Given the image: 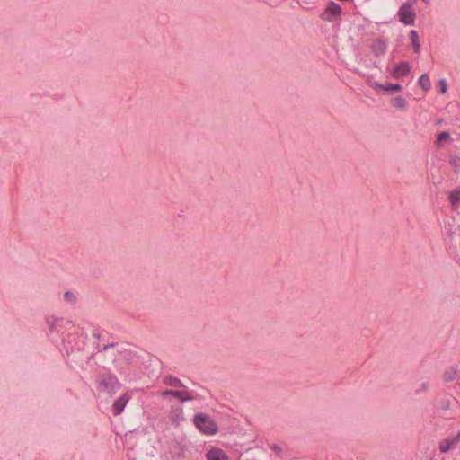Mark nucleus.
Listing matches in <instances>:
<instances>
[{
	"label": "nucleus",
	"instance_id": "7",
	"mask_svg": "<svg viewBox=\"0 0 460 460\" xmlns=\"http://www.w3.org/2000/svg\"><path fill=\"white\" fill-rule=\"evenodd\" d=\"M390 103L393 108L402 111H406L409 107L408 100L402 95L392 98Z\"/></svg>",
	"mask_w": 460,
	"mask_h": 460
},
{
	"label": "nucleus",
	"instance_id": "11",
	"mask_svg": "<svg viewBox=\"0 0 460 460\" xmlns=\"http://www.w3.org/2000/svg\"><path fill=\"white\" fill-rule=\"evenodd\" d=\"M418 84L424 92H429L431 88V82L427 74H423L420 76Z\"/></svg>",
	"mask_w": 460,
	"mask_h": 460
},
{
	"label": "nucleus",
	"instance_id": "4",
	"mask_svg": "<svg viewBox=\"0 0 460 460\" xmlns=\"http://www.w3.org/2000/svg\"><path fill=\"white\" fill-rule=\"evenodd\" d=\"M341 14V7L334 2H331L322 13L321 18L327 22H334L340 18Z\"/></svg>",
	"mask_w": 460,
	"mask_h": 460
},
{
	"label": "nucleus",
	"instance_id": "12",
	"mask_svg": "<svg viewBox=\"0 0 460 460\" xmlns=\"http://www.w3.org/2000/svg\"><path fill=\"white\" fill-rule=\"evenodd\" d=\"M458 376V370L456 367H448L444 373V378L447 381H451Z\"/></svg>",
	"mask_w": 460,
	"mask_h": 460
},
{
	"label": "nucleus",
	"instance_id": "15",
	"mask_svg": "<svg viewBox=\"0 0 460 460\" xmlns=\"http://www.w3.org/2000/svg\"><path fill=\"white\" fill-rule=\"evenodd\" d=\"M451 203L456 206L460 203V190H454L449 195Z\"/></svg>",
	"mask_w": 460,
	"mask_h": 460
},
{
	"label": "nucleus",
	"instance_id": "22",
	"mask_svg": "<svg viewBox=\"0 0 460 460\" xmlns=\"http://www.w3.org/2000/svg\"><path fill=\"white\" fill-rule=\"evenodd\" d=\"M174 392H175V391L166 390V391H164V392L162 393V395H163V396H166V395H173V393H174Z\"/></svg>",
	"mask_w": 460,
	"mask_h": 460
},
{
	"label": "nucleus",
	"instance_id": "21",
	"mask_svg": "<svg viewBox=\"0 0 460 460\" xmlns=\"http://www.w3.org/2000/svg\"><path fill=\"white\" fill-rule=\"evenodd\" d=\"M65 298H66V300H67V301H69V302H72V301H74V300H75V296H74V294H73V293L66 292V293L65 294Z\"/></svg>",
	"mask_w": 460,
	"mask_h": 460
},
{
	"label": "nucleus",
	"instance_id": "8",
	"mask_svg": "<svg viewBox=\"0 0 460 460\" xmlns=\"http://www.w3.org/2000/svg\"><path fill=\"white\" fill-rule=\"evenodd\" d=\"M128 400L129 396L128 394H123L118 400L115 401V402L113 403V411L115 415H119L123 411Z\"/></svg>",
	"mask_w": 460,
	"mask_h": 460
},
{
	"label": "nucleus",
	"instance_id": "19",
	"mask_svg": "<svg viewBox=\"0 0 460 460\" xmlns=\"http://www.w3.org/2000/svg\"><path fill=\"white\" fill-rule=\"evenodd\" d=\"M165 383L169 385H172V386H178L181 385V381L177 378H172V377H167L165 379Z\"/></svg>",
	"mask_w": 460,
	"mask_h": 460
},
{
	"label": "nucleus",
	"instance_id": "3",
	"mask_svg": "<svg viewBox=\"0 0 460 460\" xmlns=\"http://www.w3.org/2000/svg\"><path fill=\"white\" fill-rule=\"evenodd\" d=\"M100 388L109 394H113L118 391L119 383L118 379L112 375H103L100 377Z\"/></svg>",
	"mask_w": 460,
	"mask_h": 460
},
{
	"label": "nucleus",
	"instance_id": "23",
	"mask_svg": "<svg viewBox=\"0 0 460 460\" xmlns=\"http://www.w3.org/2000/svg\"><path fill=\"white\" fill-rule=\"evenodd\" d=\"M417 0H412L413 3H415ZM423 3L429 4L430 3V0H421Z\"/></svg>",
	"mask_w": 460,
	"mask_h": 460
},
{
	"label": "nucleus",
	"instance_id": "2",
	"mask_svg": "<svg viewBox=\"0 0 460 460\" xmlns=\"http://www.w3.org/2000/svg\"><path fill=\"white\" fill-rule=\"evenodd\" d=\"M399 21L406 25H412L415 22L416 13L409 3H404L398 10Z\"/></svg>",
	"mask_w": 460,
	"mask_h": 460
},
{
	"label": "nucleus",
	"instance_id": "16",
	"mask_svg": "<svg viewBox=\"0 0 460 460\" xmlns=\"http://www.w3.org/2000/svg\"><path fill=\"white\" fill-rule=\"evenodd\" d=\"M450 139V135L448 132H441L437 137V144L443 145Z\"/></svg>",
	"mask_w": 460,
	"mask_h": 460
},
{
	"label": "nucleus",
	"instance_id": "17",
	"mask_svg": "<svg viewBox=\"0 0 460 460\" xmlns=\"http://www.w3.org/2000/svg\"><path fill=\"white\" fill-rule=\"evenodd\" d=\"M368 85L376 91H385V84H379L376 81H369Z\"/></svg>",
	"mask_w": 460,
	"mask_h": 460
},
{
	"label": "nucleus",
	"instance_id": "1",
	"mask_svg": "<svg viewBox=\"0 0 460 460\" xmlns=\"http://www.w3.org/2000/svg\"><path fill=\"white\" fill-rule=\"evenodd\" d=\"M194 424L200 432L212 436L217 432V425L209 416L199 413L194 417Z\"/></svg>",
	"mask_w": 460,
	"mask_h": 460
},
{
	"label": "nucleus",
	"instance_id": "9",
	"mask_svg": "<svg viewBox=\"0 0 460 460\" xmlns=\"http://www.w3.org/2000/svg\"><path fill=\"white\" fill-rule=\"evenodd\" d=\"M409 40L413 48L414 53L419 54L420 52V42L418 31L415 30H411L409 32Z\"/></svg>",
	"mask_w": 460,
	"mask_h": 460
},
{
	"label": "nucleus",
	"instance_id": "13",
	"mask_svg": "<svg viewBox=\"0 0 460 460\" xmlns=\"http://www.w3.org/2000/svg\"><path fill=\"white\" fill-rule=\"evenodd\" d=\"M173 396L179 398L181 401H190L193 399V396L187 391H175Z\"/></svg>",
	"mask_w": 460,
	"mask_h": 460
},
{
	"label": "nucleus",
	"instance_id": "20",
	"mask_svg": "<svg viewBox=\"0 0 460 460\" xmlns=\"http://www.w3.org/2000/svg\"><path fill=\"white\" fill-rule=\"evenodd\" d=\"M181 415H182L181 410L178 411L173 417V421L179 423L181 420Z\"/></svg>",
	"mask_w": 460,
	"mask_h": 460
},
{
	"label": "nucleus",
	"instance_id": "6",
	"mask_svg": "<svg viewBox=\"0 0 460 460\" xmlns=\"http://www.w3.org/2000/svg\"><path fill=\"white\" fill-rule=\"evenodd\" d=\"M207 460H230L228 455L221 448L213 447L206 454Z\"/></svg>",
	"mask_w": 460,
	"mask_h": 460
},
{
	"label": "nucleus",
	"instance_id": "14",
	"mask_svg": "<svg viewBox=\"0 0 460 460\" xmlns=\"http://www.w3.org/2000/svg\"><path fill=\"white\" fill-rule=\"evenodd\" d=\"M402 90V86L398 84H387L385 85V92H401Z\"/></svg>",
	"mask_w": 460,
	"mask_h": 460
},
{
	"label": "nucleus",
	"instance_id": "5",
	"mask_svg": "<svg viewBox=\"0 0 460 460\" xmlns=\"http://www.w3.org/2000/svg\"><path fill=\"white\" fill-rule=\"evenodd\" d=\"M411 66L406 61H402L396 64L391 72L393 78L396 80H402L403 77L408 75L411 72Z\"/></svg>",
	"mask_w": 460,
	"mask_h": 460
},
{
	"label": "nucleus",
	"instance_id": "18",
	"mask_svg": "<svg viewBox=\"0 0 460 460\" xmlns=\"http://www.w3.org/2000/svg\"><path fill=\"white\" fill-rule=\"evenodd\" d=\"M438 87H439V92L442 94H445L447 92V84L446 79H440L438 81Z\"/></svg>",
	"mask_w": 460,
	"mask_h": 460
},
{
	"label": "nucleus",
	"instance_id": "10",
	"mask_svg": "<svg viewBox=\"0 0 460 460\" xmlns=\"http://www.w3.org/2000/svg\"><path fill=\"white\" fill-rule=\"evenodd\" d=\"M458 442L457 438H447L439 443V450L442 453H446L450 449L454 448L456 443Z\"/></svg>",
	"mask_w": 460,
	"mask_h": 460
}]
</instances>
